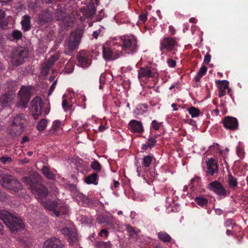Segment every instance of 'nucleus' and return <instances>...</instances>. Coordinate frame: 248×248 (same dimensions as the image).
I'll return each instance as SVG.
<instances>
[{"label":"nucleus","instance_id":"nucleus-1","mask_svg":"<svg viewBox=\"0 0 248 248\" xmlns=\"http://www.w3.org/2000/svg\"><path fill=\"white\" fill-rule=\"evenodd\" d=\"M33 193L38 199V201L43 204L46 209L52 212V215L59 217L61 211L62 206L56 202H51L46 200L47 190L43 185H39L36 188L33 189Z\"/></svg>","mask_w":248,"mask_h":248},{"label":"nucleus","instance_id":"nucleus-2","mask_svg":"<svg viewBox=\"0 0 248 248\" xmlns=\"http://www.w3.org/2000/svg\"><path fill=\"white\" fill-rule=\"evenodd\" d=\"M0 219L10 229L11 231H17L24 228L22 221L6 210L0 211Z\"/></svg>","mask_w":248,"mask_h":248},{"label":"nucleus","instance_id":"nucleus-3","mask_svg":"<svg viewBox=\"0 0 248 248\" xmlns=\"http://www.w3.org/2000/svg\"><path fill=\"white\" fill-rule=\"evenodd\" d=\"M81 5L78 12V17L80 20L84 21L93 17L95 14L96 9L93 1L86 0L85 2H81Z\"/></svg>","mask_w":248,"mask_h":248},{"label":"nucleus","instance_id":"nucleus-4","mask_svg":"<svg viewBox=\"0 0 248 248\" xmlns=\"http://www.w3.org/2000/svg\"><path fill=\"white\" fill-rule=\"evenodd\" d=\"M123 49L128 54H133L138 50L137 39L134 35H124L121 37Z\"/></svg>","mask_w":248,"mask_h":248},{"label":"nucleus","instance_id":"nucleus-5","mask_svg":"<svg viewBox=\"0 0 248 248\" xmlns=\"http://www.w3.org/2000/svg\"><path fill=\"white\" fill-rule=\"evenodd\" d=\"M11 184H15V186L14 188H16V189H22L23 186L22 184L13 176L6 174L0 175V184L2 186L7 189H14Z\"/></svg>","mask_w":248,"mask_h":248},{"label":"nucleus","instance_id":"nucleus-6","mask_svg":"<svg viewBox=\"0 0 248 248\" xmlns=\"http://www.w3.org/2000/svg\"><path fill=\"white\" fill-rule=\"evenodd\" d=\"M177 45L178 43L175 38L170 36L165 37L160 41V50L162 54L165 51L171 52Z\"/></svg>","mask_w":248,"mask_h":248},{"label":"nucleus","instance_id":"nucleus-7","mask_svg":"<svg viewBox=\"0 0 248 248\" xmlns=\"http://www.w3.org/2000/svg\"><path fill=\"white\" fill-rule=\"evenodd\" d=\"M65 226L62 230L61 232L67 237L70 244H73L74 240H77V233L73 224L70 221L66 220L64 222Z\"/></svg>","mask_w":248,"mask_h":248},{"label":"nucleus","instance_id":"nucleus-8","mask_svg":"<svg viewBox=\"0 0 248 248\" xmlns=\"http://www.w3.org/2000/svg\"><path fill=\"white\" fill-rule=\"evenodd\" d=\"M98 223L108 229H115L118 227L116 220L111 216L99 215L97 217Z\"/></svg>","mask_w":248,"mask_h":248},{"label":"nucleus","instance_id":"nucleus-9","mask_svg":"<svg viewBox=\"0 0 248 248\" xmlns=\"http://www.w3.org/2000/svg\"><path fill=\"white\" fill-rule=\"evenodd\" d=\"M207 188L208 190L219 196L225 197L229 194L228 190L221 182L217 180L210 183L208 185Z\"/></svg>","mask_w":248,"mask_h":248},{"label":"nucleus","instance_id":"nucleus-10","mask_svg":"<svg viewBox=\"0 0 248 248\" xmlns=\"http://www.w3.org/2000/svg\"><path fill=\"white\" fill-rule=\"evenodd\" d=\"M92 62V56L88 51L80 50L78 52V67L83 69L88 68Z\"/></svg>","mask_w":248,"mask_h":248},{"label":"nucleus","instance_id":"nucleus-11","mask_svg":"<svg viewBox=\"0 0 248 248\" xmlns=\"http://www.w3.org/2000/svg\"><path fill=\"white\" fill-rule=\"evenodd\" d=\"M102 54L105 60L110 61L119 58L122 55V52L115 50L112 47L109 46L108 44H105L103 46Z\"/></svg>","mask_w":248,"mask_h":248},{"label":"nucleus","instance_id":"nucleus-12","mask_svg":"<svg viewBox=\"0 0 248 248\" xmlns=\"http://www.w3.org/2000/svg\"><path fill=\"white\" fill-rule=\"evenodd\" d=\"M43 103L40 97L36 96L31 102V111L35 119L41 115L43 111Z\"/></svg>","mask_w":248,"mask_h":248},{"label":"nucleus","instance_id":"nucleus-13","mask_svg":"<svg viewBox=\"0 0 248 248\" xmlns=\"http://www.w3.org/2000/svg\"><path fill=\"white\" fill-rule=\"evenodd\" d=\"M28 56V51L22 48L15 51L12 57V62L13 65L18 66L23 63L25 58Z\"/></svg>","mask_w":248,"mask_h":248},{"label":"nucleus","instance_id":"nucleus-14","mask_svg":"<svg viewBox=\"0 0 248 248\" xmlns=\"http://www.w3.org/2000/svg\"><path fill=\"white\" fill-rule=\"evenodd\" d=\"M28 56V51L22 48L15 51L12 57V62L13 65L18 66L23 63L25 58Z\"/></svg>","mask_w":248,"mask_h":248},{"label":"nucleus","instance_id":"nucleus-15","mask_svg":"<svg viewBox=\"0 0 248 248\" xmlns=\"http://www.w3.org/2000/svg\"><path fill=\"white\" fill-rule=\"evenodd\" d=\"M28 56V51L22 48L15 51L12 57V62L13 65L18 66L23 63L25 58Z\"/></svg>","mask_w":248,"mask_h":248},{"label":"nucleus","instance_id":"nucleus-16","mask_svg":"<svg viewBox=\"0 0 248 248\" xmlns=\"http://www.w3.org/2000/svg\"><path fill=\"white\" fill-rule=\"evenodd\" d=\"M205 164L206 168L204 170L206 176H214L215 174H217L218 165L217 161L214 158H207L206 159Z\"/></svg>","mask_w":248,"mask_h":248},{"label":"nucleus","instance_id":"nucleus-17","mask_svg":"<svg viewBox=\"0 0 248 248\" xmlns=\"http://www.w3.org/2000/svg\"><path fill=\"white\" fill-rule=\"evenodd\" d=\"M158 76L156 70L151 66H145L141 67L138 72V78L141 79L144 78H154Z\"/></svg>","mask_w":248,"mask_h":248},{"label":"nucleus","instance_id":"nucleus-18","mask_svg":"<svg viewBox=\"0 0 248 248\" xmlns=\"http://www.w3.org/2000/svg\"><path fill=\"white\" fill-rule=\"evenodd\" d=\"M222 124L225 129L235 131L238 129V122L237 119L232 116H226L222 120Z\"/></svg>","mask_w":248,"mask_h":248},{"label":"nucleus","instance_id":"nucleus-19","mask_svg":"<svg viewBox=\"0 0 248 248\" xmlns=\"http://www.w3.org/2000/svg\"><path fill=\"white\" fill-rule=\"evenodd\" d=\"M15 93L13 91H8L1 95L0 103L3 107H8L14 103Z\"/></svg>","mask_w":248,"mask_h":248},{"label":"nucleus","instance_id":"nucleus-20","mask_svg":"<svg viewBox=\"0 0 248 248\" xmlns=\"http://www.w3.org/2000/svg\"><path fill=\"white\" fill-rule=\"evenodd\" d=\"M31 96L30 89L26 86H22L18 92V97L23 105L25 106Z\"/></svg>","mask_w":248,"mask_h":248},{"label":"nucleus","instance_id":"nucleus-21","mask_svg":"<svg viewBox=\"0 0 248 248\" xmlns=\"http://www.w3.org/2000/svg\"><path fill=\"white\" fill-rule=\"evenodd\" d=\"M128 129L131 132L133 133H142L144 131V127L142 123L136 120H132L128 123Z\"/></svg>","mask_w":248,"mask_h":248},{"label":"nucleus","instance_id":"nucleus-22","mask_svg":"<svg viewBox=\"0 0 248 248\" xmlns=\"http://www.w3.org/2000/svg\"><path fill=\"white\" fill-rule=\"evenodd\" d=\"M62 244L57 238H54L46 241L43 246V248H62Z\"/></svg>","mask_w":248,"mask_h":248},{"label":"nucleus","instance_id":"nucleus-23","mask_svg":"<svg viewBox=\"0 0 248 248\" xmlns=\"http://www.w3.org/2000/svg\"><path fill=\"white\" fill-rule=\"evenodd\" d=\"M78 46V32L75 31L73 32L69 38L66 46L70 50L75 49Z\"/></svg>","mask_w":248,"mask_h":248},{"label":"nucleus","instance_id":"nucleus-24","mask_svg":"<svg viewBox=\"0 0 248 248\" xmlns=\"http://www.w3.org/2000/svg\"><path fill=\"white\" fill-rule=\"evenodd\" d=\"M216 84L219 89L218 96L221 97L226 94V90L229 88V82L226 80H218Z\"/></svg>","mask_w":248,"mask_h":248},{"label":"nucleus","instance_id":"nucleus-25","mask_svg":"<svg viewBox=\"0 0 248 248\" xmlns=\"http://www.w3.org/2000/svg\"><path fill=\"white\" fill-rule=\"evenodd\" d=\"M98 177L99 175L97 172H93L84 178V182L88 184H93L97 185L98 184Z\"/></svg>","mask_w":248,"mask_h":248},{"label":"nucleus","instance_id":"nucleus-26","mask_svg":"<svg viewBox=\"0 0 248 248\" xmlns=\"http://www.w3.org/2000/svg\"><path fill=\"white\" fill-rule=\"evenodd\" d=\"M26 121V119L25 115L23 114H19L14 118L12 124L18 127L21 126L22 128L24 129Z\"/></svg>","mask_w":248,"mask_h":248},{"label":"nucleus","instance_id":"nucleus-27","mask_svg":"<svg viewBox=\"0 0 248 248\" xmlns=\"http://www.w3.org/2000/svg\"><path fill=\"white\" fill-rule=\"evenodd\" d=\"M22 30L27 31L31 29V17L28 15H24L20 22Z\"/></svg>","mask_w":248,"mask_h":248},{"label":"nucleus","instance_id":"nucleus-28","mask_svg":"<svg viewBox=\"0 0 248 248\" xmlns=\"http://www.w3.org/2000/svg\"><path fill=\"white\" fill-rule=\"evenodd\" d=\"M8 131L9 134L12 136L16 137L21 135L24 129L22 128L21 126L18 127L12 124L8 129Z\"/></svg>","mask_w":248,"mask_h":248},{"label":"nucleus","instance_id":"nucleus-29","mask_svg":"<svg viewBox=\"0 0 248 248\" xmlns=\"http://www.w3.org/2000/svg\"><path fill=\"white\" fill-rule=\"evenodd\" d=\"M155 160V158L153 155H147L144 156L142 160V167L149 168L150 167L153 160Z\"/></svg>","mask_w":248,"mask_h":248},{"label":"nucleus","instance_id":"nucleus-30","mask_svg":"<svg viewBox=\"0 0 248 248\" xmlns=\"http://www.w3.org/2000/svg\"><path fill=\"white\" fill-rule=\"evenodd\" d=\"M78 168L81 169L80 172L83 174H86L89 171V163L87 162L83 161L82 159L78 158Z\"/></svg>","mask_w":248,"mask_h":248},{"label":"nucleus","instance_id":"nucleus-31","mask_svg":"<svg viewBox=\"0 0 248 248\" xmlns=\"http://www.w3.org/2000/svg\"><path fill=\"white\" fill-rule=\"evenodd\" d=\"M58 57L56 55L52 56L47 61L46 65L44 66L43 70L47 72L50 66H51L57 61Z\"/></svg>","mask_w":248,"mask_h":248},{"label":"nucleus","instance_id":"nucleus-32","mask_svg":"<svg viewBox=\"0 0 248 248\" xmlns=\"http://www.w3.org/2000/svg\"><path fill=\"white\" fill-rule=\"evenodd\" d=\"M42 173L47 178L50 180H54L55 178V175L50 170V168L47 166H43L42 169Z\"/></svg>","mask_w":248,"mask_h":248},{"label":"nucleus","instance_id":"nucleus-33","mask_svg":"<svg viewBox=\"0 0 248 248\" xmlns=\"http://www.w3.org/2000/svg\"><path fill=\"white\" fill-rule=\"evenodd\" d=\"M157 236L160 240L165 243L170 242L171 240L170 236L165 232H159Z\"/></svg>","mask_w":248,"mask_h":248},{"label":"nucleus","instance_id":"nucleus-34","mask_svg":"<svg viewBox=\"0 0 248 248\" xmlns=\"http://www.w3.org/2000/svg\"><path fill=\"white\" fill-rule=\"evenodd\" d=\"M207 68L205 66H202L197 72L196 76L194 78L196 82H199L201 78L206 74Z\"/></svg>","mask_w":248,"mask_h":248},{"label":"nucleus","instance_id":"nucleus-35","mask_svg":"<svg viewBox=\"0 0 248 248\" xmlns=\"http://www.w3.org/2000/svg\"><path fill=\"white\" fill-rule=\"evenodd\" d=\"M126 230L128 232L129 237L137 239L138 238V232L135 228L130 225H126Z\"/></svg>","mask_w":248,"mask_h":248},{"label":"nucleus","instance_id":"nucleus-36","mask_svg":"<svg viewBox=\"0 0 248 248\" xmlns=\"http://www.w3.org/2000/svg\"><path fill=\"white\" fill-rule=\"evenodd\" d=\"M78 199H80L82 202V205L84 206H87L91 203V200L87 196L79 192H78Z\"/></svg>","mask_w":248,"mask_h":248},{"label":"nucleus","instance_id":"nucleus-37","mask_svg":"<svg viewBox=\"0 0 248 248\" xmlns=\"http://www.w3.org/2000/svg\"><path fill=\"white\" fill-rule=\"evenodd\" d=\"M147 109V106L146 104H139L137 106L136 109L135 110V113L138 114H142L146 112Z\"/></svg>","mask_w":248,"mask_h":248},{"label":"nucleus","instance_id":"nucleus-38","mask_svg":"<svg viewBox=\"0 0 248 248\" xmlns=\"http://www.w3.org/2000/svg\"><path fill=\"white\" fill-rule=\"evenodd\" d=\"M195 201L198 205L201 207H204L208 203V200L202 197H196L195 198Z\"/></svg>","mask_w":248,"mask_h":248},{"label":"nucleus","instance_id":"nucleus-39","mask_svg":"<svg viewBox=\"0 0 248 248\" xmlns=\"http://www.w3.org/2000/svg\"><path fill=\"white\" fill-rule=\"evenodd\" d=\"M188 112L192 118H195L199 116L200 110L194 107H191L188 109Z\"/></svg>","mask_w":248,"mask_h":248},{"label":"nucleus","instance_id":"nucleus-40","mask_svg":"<svg viewBox=\"0 0 248 248\" xmlns=\"http://www.w3.org/2000/svg\"><path fill=\"white\" fill-rule=\"evenodd\" d=\"M5 12L0 9V27L4 28L7 25V22L5 19Z\"/></svg>","mask_w":248,"mask_h":248},{"label":"nucleus","instance_id":"nucleus-41","mask_svg":"<svg viewBox=\"0 0 248 248\" xmlns=\"http://www.w3.org/2000/svg\"><path fill=\"white\" fill-rule=\"evenodd\" d=\"M7 85L9 89H11V91L15 92L14 90H15L19 85V83L16 80L9 79L7 82Z\"/></svg>","mask_w":248,"mask_h":248},{"label":"nucleus","instance_id":"nucleus-42","mask_svg":"<svg viewBox=\"0 0 248 248\" xmlns=\"http://www.w3.org/2000/svg\"><path fill=\"white\" fill-rule=\"evenodd\" d=\"M147 140V145L150 149H152L155 147L157 142L155 138L150 136L148 137Z\"/></svg>","mask_w":248,"mask_h":248},{"label":"nucleus","instance_id":"nucleus-43","mask_svg":"<svg viewBox=\"0 0 248 248\" xmlns=\"http://www.w3.org/2000/svg\"><path fill=\"white\" fill-rule=\"evenodd\" d=\"M23 182L26 183L27 185L31 187L32 192H33V189L36 188L38 186L40 185V184L36 185L35 186H33V183L31 180V178L30 177H25L23 178Z\"/></svg>","mask_w":248,"mask_h":248},{"label":"nucleus","instance_id":"nucleus-44","mask_svg":"<svg viewBox=\"0 0 248 248\" xmlns=\"http://www.w3.org/2000/svg\"><path fill=\"white\" fill-rule=\"evenodd\" d=\"M72 101L70 102H68L66 99H63L62 103V107L65 111H67L68 110H71L72 109Z\"/></svg>","mask_w":248,"mask_h":248},{"label":"nucleus","instance_id":"nucleus-45","mask_svg":"<svg viewBox=\"0 0 248 248\" xmlns=\"http://www.w3.org/2000/svg\"><path fill=\"white\" fill-rule=\"evenodd\" d=\"M47 122L46 119H42L38 123L37 128L39 131H43L47 125Z\"/></svg>","mask_w":248,"mask_h":248},{"label":"nucleus","instance_id":"nucleus-46","mask_svg":"<svg viewBox=\"0 0 248 248\" xmlns=\"http://www.w3.org/2000/svg\"><path fill=\"white\" fill-rule=\"evenodd\" d=\"M228 184L229 186L232 188H234L237 186V182L236 179L234 178L231 174L229 175Z\"/></svg>","mask_w":248,"mask_h":248},{"label":"nucleus","instance_id":"nucleus-47","mask_svg":"<svg viewBox=\"0 0 248 248\" xmlns=\"http://www.w3.org/2000/svg\"><path fill=\"white\" fill-rule=\"evenodd\" d=\"M91 167L93 170L96 171H100L102 169L101 165L97 160H94L91 163Z\"/></svg>","mask_w":248,"mask_h":248},{"label":"nucleus","instance_id":"nucleus-48","mask_svg":"<svg viewBox=\"0 0 248 248\" xmlns=\"http://www.w3.org/2000/svg\"><path fill=\"white\" fill-rule=\"evenodd\" d=\"M107 15L105 13L104 10L103 9H101L98 12L97 15L95 16V20L94 21H100L102 20L104 17H106Z\"/></svg>","mask_w":248,"mask_h":248},{"label":"nucleus","instance_id":"nucleus-49","mask_svg":"<svg viewBox=\"0 0 248 248\" xmlns=\"http://www.w3.org/2000/svg\"><path fill=\"white\" fill-rule=\"evenodd\" d=\"M12 36L14 39L19 40L21 38L22 34L20 31L16 30L13 31L12 33Z\"/></svg>","mask_w":248,"mask_h":248},{"label":"nucleus","instance_id":"nucleus-50","mask_svg":"<svg viewBox=\"0 0 248 248\" xmlns=\"http://www.w3.org/2000/svg\"><path fill=\"white\" fill-rule=\"evenodd\" d=\"M224 226L226 227H232V229H233L234 226H236V224L232 219L229 218L225 221Z\"/></svg>","mask_w":248,"mask_h":248},{"label":"nucleus","instance_id":"nucleus-51","mask_svg":"<svg viewBox=\"0 0 248 248\" xmlns=\"http://www.w3.org/2000/svg\"><path fill=\"white\" fill-rule=\"evenodd\" d=\"M153 128L155 130H157L159 129L161 124L159 123L156 120H153L151 124Z\"/></svg>","mask_w":248,"mask_h":248},{"label":"nucleus","instance_id":"nucleus-52","mask_svg":"<svg viewBox=\"0 0 248 248\" xmlns=\"http://www.w3.org/2000/svg\"><path fill=\"white\" fill-rule=\"evenodd\" d=\"M147 19V13H145L144 14H142L139 16V21L143 23H144Z\"/></svg>","mask_w":248,"mask_h":248},{"label":"nucleus","instance_id":"nucleus-53","mask_svg":"<svg viewBox=\"0 0 248 248\" xmlns=\"http://www.w3.org/2000/svg\"><path fill=\"white\" fill-rule=\"evenodd\" d=\"M12 161V158L10 157H0V162L2 164H5L7 162Z\"/></svg>","mask_w":248,"mask_h":248},{"label":"nucleus","instance_id":"nucleus-54","mask_svg":"<svg viewBox=\"0 0 248 248\" xmlns=\"http://www.w3.org/2000/svg\"><path fill=\"white\" fill-rule=\"evenodd\" d=\"M61 122L59 120H56L53 122L52 124V128L54 130L57 129L61 125Z\"/></svg>","mask_w":248,"mask_h":248},{"label":"nucleus","instance_id":"nucleus-55","mask_svg":"<svg viewBox=\"0 0 248 248\" xmlns=\"http://www.w3.org/2000/svg\"><path fill=\"white\" fill-rule=\"evenodd\" d=\"M57 84V80H55L51 85L49 91L48 92V95H50L52 92L54 91Z\"/></svg>","mask_w":248,"mask_h":248},{"label":"nucleus","instance_id":"nucleus-56","mask_svg":"<svg viewBox=\"0 0 248 248\" xmlns=\"http://www.w3.org/2000/svg\"><path fill=\"white\" fill-rule=\"evenodd\" d=\"M98 235L101 237H103L104 235H105L106 237H107L108 236V232L107 231V229H102L99 232Z\"/></svg>","mask_w":248,"mask_h":248},{"label":"nucleus","instance_id":"nucleus-57","mask_svg":"<svg viewBox=\"0 0 248 248\" xmlns=\"http://www.w3.org/2000/svg\"><path fill=\"white\" fill-rule=\"evenodd\" d=\"M211 55L208 53H206L204 58V62L206 64H208L211 61Z\"/></svg>","mask_w":248,"mask_h":248},{"label":"nucleus","instance_id":"nucleus-58","mask_svg":"<svg viewBox=\"0 0 248 248\" xmlns=\"http://www.w3.org/2000/svg\"><path fill=\"white\" fill-rule=\"evenodd\" d=\"M167 63L170 67H174L176 66L175 61L172 59H169L167 61Z\"/></svg>","mask_w":248,"mask_h":248},{"label":"nucleus","instance_id":"nucleus-59","mask_svg":"<svg viewBox=\"0 0 248 248\" xmlns=\"http://www.w3.org/2000/svg\"><path fill=\"white\" fill-rule=\"evenodd\" d=\"M169 31L171 35H173L175 34L176 33V31L172 25L169 26Z\"/></svg>","mask_w":248,"mask_h":248},{"label":"nucleus","instance_id":"nucleus-60","mask_svg":"<svg viewBox=\"0 0 248 248\" xmlns=\"http://www.w3.org/2000/svg\"><path fill=\"white\" fill-rule=\"evenodd\" d=\"M84 31L78 29V45L80 44L81 38L83 36Z\"/></svg>","mask_w":248,"mask_h":248},{"label":"nucleus","instance_id":"nucleus-61","mask_svg":"<svg viewBox=\"0 0 248 248\" xmlns=\"http://www.w3.org/2000/svg\"><path fill=\"white\" fill-rule=\"evenodd\" d=\"M100 32H101V30H98L95 31L93 32V37L94 38L97 39V38L98 37V35H99V33H100Z\"/></svg>","mask_w":248,"mask_h":248},{"label":"nucleus","instance_id":"nucleus-62","mask_svg":"<svg viewBox=\"0 0 248 248\" xmlns=\"http://www.w3.org/2000/svg\"><path fill=\"white\" fill-rule=\"evenodd\" d=\"M7 199L6 195L3 193H0V200L1 201H4Z\"/></svg>","mask_w":248,"mask_h":248},{"label":"nucleus","instance_id":"nucleus-63","mask_svg":"<svg viewBox=\"0 0 248 248\" xmlns=\"http://www.w3.org/2000/svg\"><path fill=\"white\" fill-rule=\"evenodd\" d=\"M81 98L82 99V101L83 102L84 104L83 105H81V107H82V108H86V105L85 104V102L86 101V96L85 95H82L81 96Z\"/></svg>","mask_w":248,"mask_h":248},{"label":"nucleus","instance_id":"nucleus-64","mask_svg":"<svg viewBox=\"0 0 248 248\" xmlns=\"http://www.w3.org/2000/svg\"><path fill=\"white\" fill-rule=\"evenodd\" d=\"M137 171L139 176H141V175L143 176V174L141 173V168L140 167H137Z\"/></svg>","mask_w":248,"mask_h":248}]
</instances>
